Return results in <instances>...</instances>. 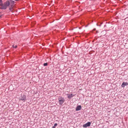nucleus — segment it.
I'll return each instance as SVG.
<instances>
[{
  "mask_svg": "<svg viewBox=\"0 0 128 128\" xmlns=\"http://www.w3.org/2000/svg\"><path fill=\"white\" fill-rule=\"evenodd\" d=\"M14 3V1L11 0L7 1L4 3L0 7V8L2 9H6L8 6H12Z\"/></svg>",
  "mask_w": 128,
  "mask_h": 128,
  "instance_id": "1",
  "label": "nucleus"
},
{
  "mask_svg": "<svg viewBox=\"0 0 128 128\" xmlns=\"http://www.w3.org/2000/svg\"><path fill=\"white\" fill-rule=\"evenodd\" d=\"M58 102L60 104L62 105L64 103V98L61 97H60L58 98Z\"/></svg>",
  "mask_w": 128,
  "mask_h": 128,
  "instance_id": "2",
  "label": "nucleus"
},
{
  "mask_svg": "<svg viewBox=\"0 0 128 128\" xmlns=\"http://www.w3.org/2000/svg\"><path fill=\"white\" fill-rule=\"evenodd\" d=\"M91 123L90 122H88L87 123L84 124L83 126V127L84 128H87L88 126H90Z\"/></svg>",
  "mask_w": 128,
  "mask_h": 128,
  "instance_id": "3",
  "label": "nucleus"
},
{
  "mask_svg": "<svg viewBox=\"0 0 128 128\" xmlns=\"http://www.w3.org/2000/svg\"><path fill=\"white\" fill-rule=\"evenodd\" d=\"M68 98H70L72 97H73L74 96V95H73L72 94H67Z\"/></svg>",
  "mask_w": 128,
  "mask_h": 128,
  "instance_id": "4",
  "label": "nucleus"
},
{
  "mask_svg": "<svg viewBox=\"0 0 128 128\" xmlns=\"http://www.w3.org/2000/svg\"><path fill=\"white\" fill-rule=\"evenodd\" d=\"M128 85V83L127 82H123L121 86L122 88H124L126 86Z\"/></svg>",
  "mask_w": 128,
  "mask_h": 128,
  "instance_id": "5",
  "label": "nucleus"
},
{
  "mask_svg": "<svg viewBox=\"0 0 128 128\" xmlns=\"http://www.w3.org/2000/svg\"><path fill=\"white\" fill-rule=\"evenodd\" d=\"M81 106H78L76 108V111H78L80 110L81 109Z\"/></svg>",
  "mask_w": 128,
  "mask_h": 128,
  "instance_id": "6",
  "label": "nucleus"
},
{
  "mask_svg": "<svg viewBox=\"0 0 128 128\" xmlns=\"http://www.w3.org/2000/svg\"><path fill=\"white\" fill-rule=\"evenodd\" d=\"M26 97L25 96H24L23 97H22L21 98H20V100H23L24 101L25 100H26Z\"/></svg>",
  "mask_w": 128,
  "mask_h": 128,
  "instance_id": "7",
  "label": "nucleus"
},
{
  "mask_svg": "<svg viewBox=\"0 0 128 128\" xmlns=\"http://www.w3.org/2000/svg\"><path fill=\"white\" fill-rule=\"evenodd\" d=\"M4 0H0V6H2V2Z\"/></svg>",
  "mask_w": 128,
  "mask_h": 128,
  "instance_id": "8",
  "label": "nucleus"
},
{
  "mask_svg": "<svg viewBox=\"0 0 128 128\" xmlns=\"http://www.w3.org/2000/svg\"><path fill=\"white\" fill-rule=\"evenodd\" d=\"M58 125V124H57L56 123L54 124V126H53V127H55L56 126Z\"/></svg>",
  "mask_w": 128,
  "mask_h": 128,
  "instance_id": "9",
  "label": "nucleus"
},
{
  "mask_svg": "<svg viewBox=\"0 0 128 128\" xmlns=\"http://www.w3.org/2000/svg\"><path fill=\"white\" fill-rule=\"evenodd\" d=\"M47 65H48V64L47 63H44V66H47Z\"/></svg>",
  "mask_w": 128,
  "mask_h": 128,
  "instance_id": "10",
  "label": "nucleus"
},
{
  "mask_svg": "<svg viewBox=\"0 0 128 128\" xmlns=\"http://www.w3.org/2000/svg\"><path fill=\"white\" fill-rule=\"evenodd\" d=\"M12 47H14V48H17V46H14V45Z\"/></svg>",
  "mask_w": 128,
  "mask_h": 128,
  "instance_id": "11",
  "label": "nucleus"
},
{
  "mask_svg": "<svg viewBox=\"0 0 128 128\" xmlns=\"http://www.w3.org/2000/svg\"><path fill=\"white\" fill-rule=\"evenodd\" d=\"M12 6H11V8H9V9H10V10H11V11L12 10V7L13 8V7H12Z\"/></svg>",
  "mask_w": 128,
  "mask_h": 128,
  "instance_id": "12",
  "label": "nucleus"
},
{
  "mask_svg": "<svg viewBox=\"0 0 128 128\" xmlns=\"http://www.w3.org/2000/svg\"><path fill=\"white\" fill-rule=\"evenodd\" d=\"M52 128H56V127H52Z\"/></svg>",
  "mask_w": 128,
  "mask_h": 128,
  "instance_id": "13",
  "label": "nucleus"
},
{
  "mask_svg": "<svg viewBox=\"0 0 128 128\" xmlns=\"http://www.w3.org/2000/svg\"><path fill=\"white\" fill-rule=\"evenodd\" d=\"M1 18V16H0V18Z\"/></svg>",
  "mask_w": 128,
  "mask_h": 128,
  "instance_id": "14",
  "label": "nucleus"
},
{
  "mask_svg": "<svg viewBox=\"0 0 128 128\" xmlns=\"http://www.w3.org/2000/svg\"><path fill=\"white\" fill-rule=\"evenodd\" d=\"M95 30V29H94V30Z\"/></svg>",
  "mask_w": 128,
  "mask_h": 128,
  "instance_id": "15",
  "label": "nucleus"
}]
</instances>
